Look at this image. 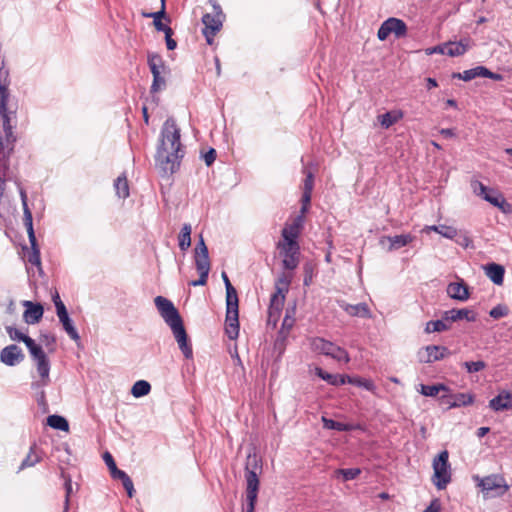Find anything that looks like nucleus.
Returning a JSON list of instances; mask_svg holds the SVG:
<instances>
[{"label": "nucleus", "instance_id": "f257e3e1", "mask_svg": "<svg viewBox=\"0 0 512 512\" xmlns=\"http://www.w3.org/2000/svg\"><path fill=\"white\" fill-rule=\"evenodd\" d=\"M180 129L173 118H168L162 127L160 143L157 148L156 165L164 173H173L182 157Z\"/></svg>", "mask_w": 512, "mask_h": 512}, {"label": "nucleus", "instance_id": "f03ea898", "mask_svg": "<svg viewBox=\"0 0 512 512\" xmlns=\"http://www.w3.org/2000/svg\"><path fill=\"white\" fill-rule=\"evenodd\" d=\"M155 305L164 319L165 323L171 328L174 338L187 359L193 357L192 347L188 341V336L184 328L181 316L174 304L167 298L157 296L154 299Z\"/></svg>", "mask_w": 512, "mask_h": 512}, {"label": "nucleus", "instance_id": "7ed1b4c3", "mask_svg": "<svg viewBox=\"0 0 512 512\" xmlns=\"http://www.w3.org/2000/svg\"><path fill=\"white\" fill-rule=\"evenodd\" d=\"M7 77L8 72L0 69V171L7 170V160L12 150V127L5 107L8 97Z\"/></svg>", "mask_w": 512, "mask_h": 512}, {"label": "nucleus", "instance_id": "20e7f679", "mask_svg": "<svg viewBox=\"0 0 512 512\" xmlns=\"http://www.w3.org/2000/svg\"><path fill=\"white\" fill-rule=\"evenodd\" d=\"M5 329L11 340L24 342L28 348L32 359L35 361L36 370L40 377V380L36 384L38 386L48 385L50 382V362L42 347L16 327L6 326Z\"/></svg>", "mask_w": 512, "mask_h": 512}, {"label": "nucleus", "instance_id": "39448f33", "mask_svg": "<svg viewBox=\"0 0 512 512\" xmlns=\"http://www.w3.org/2000/svg\"><path fill=\"white\" fill-rule=\"evenodd\" d=\"M222 279L226 288L225 332L231 340H234L239 335L238 295L225 272L222 273Z\"/></svg>", "mask_w": 512, "mask_h": 512}, {"label": "nucleus", "instance_id": "423d86ee", "mask_svg": "<svg viewBox=\"0 0 512 512\" xmlns=\"http://www.w3.org/2000/svg\"><path fill=\"white\" fill-rule=\"evenodd\" d=\"M262 464L261 459L257 454H249L245 466V478L247 483L246 499L247 507L246 512H254L255 503L258 495L259 479L258 475L261 473Z\"/></svg>", "mask_w": 512, "mask_h": 512}, {"label": "nucleus", "instance_id": "0eeeda50", "mask_svg": "<svg viewBox=\"0 0 512 512\" xmlns=\"http://www.w3.org/2000/svg\"><path fill=\"white\" fill-rule=\"evenodd\" d=\"M291 283V275H281L275 285L276 291L271 297L270 306L268 310V324L276 326L282 308L284 306L286 293L288 292Z\"/></svg>", "mask_w": 512, "mask_h": 512}, {"label": "nucleus", "instance_id": "6e6552de", "mask_svg": "<svg viewBox=\"0 0 512 512\" xmlns=\"http://www.w3.org/2000/svg\"><path fill=\"white\" fill-rule=\"evenodd\" d=\"M471 188L475 195L497 207L503 213L509 214L512 212V205L506 201L504 196L499 191L485 186L478 180L471 181Z\"/></svg>", "mask_w": 512, "mask_h": 512}, {"label": "nucleus", "instance_id": "1a4fd4ad", "mask_svg": "<svg viewBox=\"0 0 512 512\" xmlns=\"http://www.w3.org/2000/svg\"><path fill=\"white\" fill-rule=\"evenodd\" d=\"M473 479L481 491L489 497H501L510 488L505 478L500 474H491L486 477L476 475Z\"/></svg>", "mask_w": 512, "mask_h": 512}, {"label": "nucleus", "instance_id": "9d476101", "mask_svg": "<svg viewBox=\"0 0 512 512\" xmlns=\"http://www.w3.org/2000/svg\"><path fill=\"white\" fill-rule=\"evenodd\" d=\"M21 199L23 204V212H24V223L27 229L29 241L31 244V250L27 252L25 257L27 258V261L35 266H40V251L37 246V241L33 229V219H32V213L28 208L27 200H26V194L25 192L21 191Z\"/></svg>", "mask_w": 512, "mask_h": 512}, {"label": "nucleus", "instance_id": "9b49d317", "mask_svg": "<svg viewBox=\"0 0 512 512\" xmlns=\"http://www.w3.org/2000/svg\"><path fill=\"white\" fill-rule=\"evenodd\" d=\"M449 454L446 450L442 451L434 458L432 482L437 489L443 490L451 481V469L448 462Z\"/></svg>", "mask_w": 512, "mask_h": 512}, {"label": "nucleus", "instance_id": "f8f14e48", "mask_svg": "<svg viewBox=\"0 0 512 512\" xmlns=\"http://www.w3.org/2000/svg\"><path fill=\"white\" fill-rule=\"evenodd\" d=\"M195 265L196 269L199 273V279L192 281L190 285L192 286H202L207 282L208 274L210 271V260L208 255V248L204 242L202 236H200L199 242L195 247Z\"/></svg>", "mask_w": 512, "mask_h": 512}, {"label": "nucleus", "instance_id": "ddd939ff", "mask_svg": "<svg viewBox=\"0 0 512 512\" xmlns=\"http://www.w3.org/2000/svg\"><path fill=\"white\" fill-rule=\"evenodd\" d=\"M407 33V26L405 22L398 18H388L385 20L377 32V37L380 41L386 40L390 35L396 38L404 37Z\"/></svg>", "mask_w": 512, "mask_h": 512}, {"label": "nucleus", "instance_id": "4468645a", "mask_svg": "<svg viewBox=\"0 0 512 512\" xmlns=\"http://www.w3.org/2000/svg\"><path fill=\"white\" fill-rule=\"evenodd\" d=\"M223 21V14L219 6H214L213 13H207L203 16L202 22L204 24L203 34L208 44L213 43L215 34L221 29Z\"/></svg>", "mask_w": 512, "mask_h": 512}, {"label": "nucleus", "instance_id": "2eb2a0df", "mask_svg": "<svg viewBox=\"0 0 512 512\" xmlns=\"http://www.w3.org/2000/svg\"><path fill=\"white\" fill-rule=\"evenodd\" d=\"M278 249L285 269L293 270L299 264V245L297 242H279Z\"/></svg>", "mask_w": 512, "mask_h": 512}, {"label": "nucleus", "instance_id": "dca6fc26", "mask_svg": "<svg viewBox=\"0 0 512 512\" xmlns=\"http://www.w3.org/2000/svg\"><path fill=\"white\" fill-rule=\"evenodd\" d=\"M415 237L411 234H401L395 236H382L379 239L380 247L387 251L391 252L394 250H398L404 246H407L411 242H413Z\"/></svg>", "mask_w": 512, "mask_h": 512}, {"label": "nucleus", "instance_id": "f3484780", "mask_svg": "<svg viewBox=\"0 0 512 512\" xmlns=\"http://www.w3.org/2000/svg\"><path fill=\"white\" fill-rule=\"evenodd\" d=\"M449 354V351L444 346L429 345L420 349L417 353L419 362L432 363L443 359Z\"/></svg>", "mask_w": 512, "mask_h": 512}, {"label": "nucleus", "instance_id": "a211bd4d", "mask_svg": "<svg viewBox=\"0 0 512 512\" xmlns=\"http://www.w3.org/2000/svg\"><path fill=\"white\" fill-rule=\"evenodd\" d=\"M304 224V216L298 215L294 217L290 222L286 223L282 230V241L281 242H296L298 235Z\"/></svg>", "mask_w": 512, "mask_h": 512}, {"label": "nucleus", "instance_id": "6ab92c4d", "mask_svg": "<svg viewBox=\"0 0 512 512\" xmlns=\"http://www.w3.org/2000/svg\"><path fill=\"white\" fill-rule=\"evenodd\" d=\"M22 305L25 307L23 313V319L25 323L33 325L38 323L42 319L44 308L40 303H34L29 300H24L22 302Z\"/></svg>", "mask_w": 512, "mask_h": 512}, {"label": "nucleus", "instance_id": "aec40b11", "mask_svg": "<svg viewBox=\"0 0 512 512\" xmlns=\"http://www.w3.org/2000/svg\"><path fill=\"white\" fill-rule=\"evenodd\" d=\"M441 401L448 409L471 405L474 402V395L471 393H457L443 395Z\"/></svg>", "mask_w": 512, "mask_h": 512}, {"label": "nucleus", "instance_id": "412c9836", "mask_svg": "<svg viewBox=\"0 0 512 512\" xmlns=\"http://www.w3.org/2000/svg\"><path fill=\"white\" fill-rule=\"evenodd\" d=\"M24 354L21 349L16 345H9L3 348L0 352V360L7 366H15L22 362Z\"/></svg>", "mask_w": 512, "mask_h": 512}, {"label": "nucleus", "instance_id": "4be33fe9", "mask_svg": "<svg viewBox=\"0 0 512 512\" xmlns=\"http://www.w3.org/2000/svg\"><path fill=\"white\" fill-rule=\"evenodd\" d=\"M443 318L444 320L449 321V323L462 319H465L469 322H474L477 319V314L473 310L467 308L451 309L443 313Z\"/></svg>", "mask_w": 512, "mask_h": 512}, {"label": "nucleus", "instance_id": "5701e85b", "mask_svg": "<svg viewBox=\"0 0 512 512\" xmlns=\"http://www.w3.org/2000/svg\"><path fill=\"white\" fill-rule=\"evenodd\" d=\"M472 46L470 39H462L458 42L445 43V55L450 57L461 56Z\"/></svg>", "mask_w": 512, "mask_h": 512}, {"label": "nucleus", "instance_id": "b1692460", "mask_svg": "<svg viewBox=\"0 0 512 512\" xmlns=\"http://www.w3.org/2000/svg\"><path fill=\"white\" fill-rule=\"evenodd\" d=\"M447 294L452 298L459 301H466L469 298V290L464 282L450 283L447 287Z\"/></svg>", "mask_w": 512, "mask_h": 512}, {"label": "nucleus", "instance_id": "393cba45", "mask_svg": "<svg viewBox=\"0 0 512 512\" xmlns=\"http://www.w3.org/2000/svg\"><path fill=\"white\" fill-rule=\"evenodd\" d=\"M486 276L496 285H502L505 269L502 265L491 263L484 266Z\"/></svg>", "mask_w": 512, "mask_h": 512}, {"label": "nucleus", "instance_id": "a878e982", "mask_svg": "<svg viewBox=\"0 0 512 512\" xmlns=\"http://www.w3.org/2000/svg\"><path fill=\"white\" fill-rule=\"evenodd\" d=\"M56 314L64 330L70 336V338L73 339L74 341H79V334L75 327L73 326L72 320L68 315L67 309H60V311L56 312Z\"/></svg>", "mask_w": 512, "mask_h": 512}, {"label": "nucleus", "instance_id": "bb28decb", "mask_svg": "<svg viewBox=\"0 0 512 512\" xmlns=\"http://www.w3.org/2000/svg\"><path fill=\"white\" fill-rule=\"evenodd\" d=\"M512 396L507 391H502L498 396L490 400L489 406L494 411H501L512 408Z\"/></svg>", "mask_w": 512, "mask_h": 512}, {"label": "nucleus", "instance_id": "cd10ccee", "mask_svg": "<svg viewBox=\"0 0 512 512\" xmlns=\"http://www.w3.org/2000/svg\"><path fill=\"white\" fill-rule=\"evenodd\" d=\"M424 232L434 231L447 239H454L458 236L456 228L448 225H432L426 226L423 229Z\"/></svg>", "mask_w": 512, "mask_h": 512}, {"label": "nucleus", "instance_id": "c85d7f7f", "mask_svg": "<svg viewBox=\"0 0 512 512\" xmlns=\"http://www.w3.org/2000/svg\"><path fill=\"white\" fill-rule=\"evenodd\" d=\"M403 113L400 110H393L377 117L378 122L384 128H389L393 124L397 123L400 119H402Z\"/></svg>", "mask_w": 512, "mask_h": 512}, {"label": "nucleus", "instance_id": "c756f323", "mask_svg": "<svg viewBox=\"0 0 512 512\" xmlns=\"http://www.w3.org/2000/svg\"><path fill=\"white\" fill-rule=\"evenodd\" d=\"M315 373L317 376H319L321 379H323L324 381L328 382L331 385H343L346 383L347 376L330 374L319 367L315 368Z\"/></svg>", "mask_w": 512, "mask_h": 512}, {"label": "nucleus", "instance_id": "7c9ffc66", "mask_svg": "<svg viewBox=\"0 0 512 512\" xmlns=\"http://www.w3.org/2000/svg\"><path fill=\"white\" fill-rule=\"evenodd\" d=\"M191 232L192 228L190 224H184L178 235V245L182 251L188 250L191 246Z\"/></svg>", "mask_w": 512, "mask_h": 512}, {"label": "nucleus", "instance_id": "2f4dec72", "mask_svg": "<svg viewBox=\"0 0 512 512\" xmlns=\"http://www.w3.org/2000/svg\"><path fill=\"white\" fill-rule=\"evenodd\" d=\"M343 308L351 316H361L366 318L371 317V312L368 306L364 303H360L357 305L347 304Z\"/></svg>", "mask_w": 512, "mask_h": 512}, {"label": "nucleus", "instance_id": "473e14b6", "mask_svg": "<svg viewBox=\"0 0 512 512\" xmlns=\"http://www.w3.org/2000/svg\"><path fill=\"white\" fill-rule=\"evenodd\" d=\"M326 356H329L339 362L348 363L350 361L348 352L334 343L331 344Z\"/></svg>", "mask_w": 512, "mask_h": 512}, {"label": "nucleus", "instance_id": "72a5a7b5", "mask_svg": "<svg viewBox=\"0 0 512 512\" xmlns=\"http://www.w3.org/2000/svg\"><path fill=\"white\" fill-rule=\"evenodd\" d=\"M450 329L449 321L444 320L442 317L441 320L429 321L426 323L425 332L430 334L434 332H443Z\"/></svg>", "mask_w": 512, "mask_h": 512}, {"label": "nucleus", "instance_id": "f704fd0d", "mask_svg": "<svg viewBox=\"0 0 512 512\" xmlns=\"http://www.w3.org/2000/svg\"><path fill=\"white\" fill-rule=\"evenodd\" d=\"M114 188L119 198L125 199L129 196V185L125 175H121L115 180Z\"/></svg>", "mask_w": 512, "mask_h": 512}, {"label": "nucleus", "instance_id": "c9c22d12", "mask_svg": "<svg viewBox=\"0 0 512 512\" xmlns=\"http://www.w3.org/2000/svg\"><path fill=\"white\" fill-rule=\"evenodd\" d=\"M418 391L424 395V396H428V397H435L436 395H438V393L440 392H446L448 391V387L445 386L444 384H437V385H424V384H421L419 386V389Z\"/></svg>", "mask_w": 512, "mask_h": 512}, {"label": "nucleus", "instance_id": "e433bc0d", "mask_svg": "<svg viewBox=\"0 0 512 512\" xmlns=\"http://www.w3.org/2000/svg\"><path fill=\"white\" fill-rule=\"evenodd\" d=\"M332 342L327 341L323 338H312L310 340V347L311 349L319 354L326 355L329 351V348L331 346Z\"/></svg>", "mask_w": 512, "mask_h": 512}, {"label": "nucleus", "instance_id": "4c0bfd02", "mask_svg": "<svg viewBox=\"0 0 512 512\" xmlns=\"http://www.w3.org/2000/svg\"><path fill=\"white\" fill-rule=\"evenodd\" d=\"M486 70L487 68L484 66H477L475 68L465 70L457 76L464 81H470L476 77H485Z\"/></svg>", "mask_w": 512, "mask_h": 512}, {"label": "nucleus", "instance_id": "58836bf2", "mask_svg": "<svg viewBox=\"0 0 512 512\" xmlns=\"http://www.w3.org/2000/svg\"><path fill=\"white\" fill-rule=\"evenodd\" d=\"M47 425H49L53 429L61 430V431H68L69 430V424L68 421L59 415H50L47 418Z\"/></svg>", "mask_w": 512, "mask_h": 512}, {"label": "nucleus", "instance_id": "ea45409f", "mask_svg": "<svg viewBox=\"0 0 512 512\" xmlns=\"http://www.w3.org/2000/svg\"><path fill=\"white\" fill-rule=\"evenodd\" d=\"M346 383H350L356 385L358 387H362L370 392H375L376 386L370 379L360 378V377H346Z\"/></svg>", "mask_w": 512, "mask_h": 512}, {"label": "nucleus", "instance_id": "a19ab883", "mask_svg": "<svg viewBox=\"0 0 512 512\" xmlns=\"http://www.w3.org/2000/svg\"><path fill=\"white\" fill-rule=\"evenodd\" d=\"M150 390H151V386L147 381L139 380V381L135 382L134 385L132 386L131 394L135 398H140V397H143V396L149 394Z\"/></svg>", "mask_w": 512, "mask_h": 512}, {"label": "nucleus", "instance_id": "79ce46f5", "mask_svg": "<svg viewBox=\"0 0 512 512\" xmlns=\"http://www.w3.org/2000/svg\"><path fill=\"white\" fill-rule=\"evenodd\" d=\"M323 425L326 429H334L338 431H349L353 429V426L350 424H344L341 422L334 421L332 419H328L326 417H322Z\"/></svg>", "mask_w": 512, "mask_h": 512}, {"label": "nucleus", "instance_id": "37998d69", "mask_svg": "<svg viewBox=\"0 0 512 512\" xmlns=\"http://www.w3.org/2000/svg\"><path fill=\"white\" fill-rule=\"evenodd\" d=\"M40 459H41L40 455L35 451V449L33 447H31L28 455L21 463L20 470L27 468V467L34 466L36 463H38L40 461Z\"/></svg>", "mask_w": 512, "mask_h": 512}, {"label": "nucleus", "instance_id": "c03bdc74", "mask_svg": "<svg viewBox=\"0 0 512 512\" xmlns=\"http://www.w3.org/2000/svg\"><path fill=\"white\" fill-rule=\"evenodd\" d=\"M142 16L145 18H152L153 21L162 20L166 16L165 13V0H161V9L157 12L146 13L143 12Z\"/></svg>", "mask_w": 512, "mask_h": 512}, {"label": "nucleus", "instance_id": "a18cd8bd", "mask_svg": "<svg viewBox=\"0 0 512 512\" xmlns=\"http://www.w3.org/2000/svg\"><path fill=\"white\" fill-rule=\"evenodd\" d=\"M165 78L163 77V74H158L157 72H154L153 75V83L151 86L152 92H157L165 87Z\"/></svg>", "mask_w": 512, "mask_h": 512}, {"label": "nucleus", "instance_id": "49530a36", "mask_svg": "<svg viewBox=\"0 0 512 512\" xmlns=\"http://www.w3.org/2000/svg\"><path fill=\"white\" fill-rule=\"evenodd\" d=\"M464 366L469 373H473L483 370L486 367V364L483 361H475L465 362Z\"/></svg>", "mask_w": 512, "mask_h": 512}, {"label": "nucleus", "instance_id": "de8ad7c7", "mask_svg": "<svg viewBox=\"0 0 512 512\" xmlns=\"http://www.w3.org/2000/svg\"><path fill=\"white\" fill-rule=\"evenodd\" d=\"M360 469L352 468V469H342L339 471L342 474L344 480H352L356 478L360 474Z\"/></svg>", "mask_w": 512, "mask_h": 512}, {"label": "nucleus", "instance_id": "09e8293b", "mask_svg": "<svg viewBox=\"0 0 512 512\" xmlns=\"http://www.w3.org/2000/svg\"><path fill=\"white\" fill-rule=\"evenodd\" d=\"M489 314L492 318L498 319L507 315V308L505 306L498 305L492 308Z\"/></svg>", "mask_w": 512, "mask_h": 512}, {"label": "nucleus", "instance_id": "8fccbe9b", "mask_svg": "<svg viewBox=\"0 0 512 512\" xmlns=\"http://www.w3.org/2000/svg\"><path fill=\"white\" fill-rule=\"evenodd\" d=\"M148 65L150 67V70H154L156 66H163L164 62L159 55L151 54L148 57Z\"/></svg>", "mask_w": 512, "mask_h": 512}, {"label": "nucleus", "instance_id": "3c124183", "mask_svg": "<svg viewBox=\"0 0 512 512\" xmlns=\"http://www.w3.org/2000/svg\"><path fill=\"white\" fill-rule=\"evenodd\" d=\"M103 459L106 463V465L108 466L109 470H110V473L112 474L115 470H117V466H116V463L112 457V455L108 452H106L103 456Z\"/></svg>", "mask_w": 512, "mask_h": 512}, {"label": "nucleus", "instance_id": "603ef678", "mask_svg": "<svg viewBox=\"0 0 512 512\" xmlns=\"http://www.w3.org/2000/svg\"><path fill=\"white\" fill-rule=\"evenodd\" d=\"M122 484L125 488V490L127 491V494L130 498H132L134 496V485H133V482L131 480V478L128 476L126 477L124 480H122Z\"/></svg>", "mask_w": 512, "mask_h": 512}, {"label": "nucleus", "instance_id": "864d4df0", "mask_svg": "<svg viewBox=\"0 0 512 512\" xmlns=\"http://www.w3.org/2000/svg\"><path fill=\"white\" fill-rule=\"evenodd\" d=\"M173 31L172 29H167L165 33L166 45L169 50H174L177 46V43L174 39H172Z\"/></svg>", "mask_w": 512, "mask_h": 512}, {"label": "nucleus", "instance_id": "5fc2aeb1", "mask_svg": "<svg viewBox=\"0 0 512 512\" xmlns=\"http://www.w3.org/2000/svg\"><path fill=\"white\" fill-rule=\"evenodd\" d=\"M52 300L54 302L56 312H59L60 309H66L64 303L62 302L59 293L57 291H54L52 294Z\"/></svg>", "mask_w": 512, "mask_h": 512}, {"label": "nucleus", "instance_id": "6e6d98bb", "mask_svg": "<svg viewBox=\"0 0 512 512\" xmlns=\"http://www.w3.org/2000/svg\"><path fill=\"white\" fill-rule=\"evenodd\" d=\"M65 490H66V499H65V508H64V512H67L68 510V502H69V497L70 495L72 494L73 492V489H72V482L70 479H67L66 482H65Z\"/></svg>", "mask_w": 512, "mask_h": 512}, {"label": "nucleus", "instance_id": "4d7b16f0", "mask_svg": "<svg viewBox=\"0 0 512 512\" xmlns=\"http://www.w3.org/2000/svg\"><path fill=\"white\" fill-rule=\"evenodd\" d=\"M310 200H311V192H303V196H302V208H301V215H303L308 207H309V204H310Z\"/></svg>", "mask_w": 512, "mask_h": 512}, {"label": "nucleus", "instance_id": "13d9d810", "mask_svg": "<svg viewBox=\"0 0 512 512\" xmlns=\"http://www.w3.org/2000/svg\"><path fill=\"white\" fill-rule=\"evenodd\" d=\"M426 54L427 55H432V54H445V43L444 44H441V45H438V46H435V47H431V48H428L425 50Z\"/></svg>", "mask_w": 512, "mask_h": 512}, {"label": "nucleus", "instance_id": "bf43d9fd", "mask_svg": "<svg viewBox=\"0 0 512 512\" xmlns=\"http://www.w3.org/2000/svg\"><path fill=\"white\" fill-rule=\"evenodd\" d=\"M293 324H294V318L292 315H290L289 311H287L286 316L283 320L282 327H283V329H286L287 331H289L291 329V327L293 326Z\"/></svg>", "mask_w": 512, "mask_h": 512}, {"label": "nucleus", "instance_id": "052dcab7", "mask_svg": "<svg viewBox=\"0 0 512 512\" xmlns=\"http://www.w3.org/2000/svg\"><path fill=\"white\" fill-rule=\"evenodd\" d=\"M313 189V175L311 172L307 173L305 182H304V192H311Z\"/></svg>", "mask_w": 512, "mask_h": 512}, {"label": "nucleus", "instance_id": "680f3d73", "mask_svg": "<svg viewBox=\"0 0 512 512\" xmlns=\"http://www.w3.org/2000/svg\"><path fill=\"white\" fill-rule=\"evenodd\" d=\"M441 504L438 499H434L423 512H440Z\"/></svg>", "mask_w": 512, "mask_h": 512}, {"label": "nucleus", "instance_id": "e2e57ef3", "mask_svg": "<svg viewBox=\"0 0 512 512\" xmlns=\"http://www.w3.org/2000/svg\"><path fill=\"white\" fill-rule=\"evenodd\" d=\"M216 158V151L214 149H210L205 155H204V161L207 166H210Z\"/></svg>", "mask_w": 512, "mask_h": 512}, {"label": "nucleus", "instance_id": "0e129e2a", "mask_svg": "<svg viewBox=\"0 0 512 512\" xmlns=\"http://www.w3.org/2000/svg\"><path fill=\"white\" fill-rule=\"evenodd\" d=\"M456 242L465 248L471 245V239L467 235H461L460 237H458Z\"/></svg>", "mask_w": 512, "mask_h": 512}, {"label": "nucleus", "instance_id": "69168bd1", "mask_svg": "<svg viewBox=\"0 0 512 512\" xmlns=\"http://www.w3.org/2000/svg\"><path fill=\"white\" fill-rule=\"evenodd\" d=\"M485 78H489L495 81H501L503 79V76L501 74L491 72L489 69H487Z\"/></svg>", "mask_w": 512, "mask_h": 512}, {"label": "nucleus", "instance_id": "338daca9", "mask_svg": "<svg viewBox=\"0 0 512 512\" xmlns=\"http://www.w3.org/2000/svg\"><path fill=\"white\" fill-rule=\"evenodd\" d=\"M153 23H154L155 29L157 31H162V32L166 33L167 29H171L170 27H168L167 25L162 23V20L153 21Z\"/></svg>", "mask_w": 512, "mask_h": 512}, {"label": "nucleus", "instance_id": "774afa93", "mask_svg": "<svg viewBox=\"0 0 512 512\" xmlns=\"http://www.w3.org/2000/svg\"><path fill=\"white\" fill-rule=\"evenodd\" d=\"M111 475L113 478L119 479L121 481L128 477V475L120 469L115 470Z\"/></svg>", "mask_w": 512, "mask_h": 512}]
</instances>
